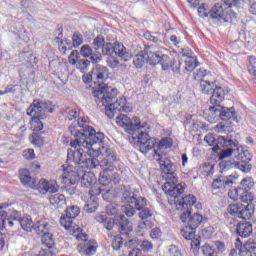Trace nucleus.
Masks as SVG:
<instances>
[{
    "label": "nucleus",
    "instance_id": "obj_1",
    "mask_svg": "<svg viewBox=\"0 0 256 256\" xmlns=\"http://www.w3.org/2000/svg\"><path fill=\"white\" fill-rule=\"evenodd\" d=\"M68 131L75 137V140L70 142L72 149H68L67 163H74V165L85 163L87 155L93 156L91 146L99 145L105 139V134L95 131L93 127L79 120L76 124L70 125Z\"/></svg>",
    "mask_w": 256,
    "mask_h": 256
},
{
    "label": "nucleus",
    "instance_id": "obj_2",
    "mask_svg": "<svg viewBox=\"0 0 256 256\" xmlns=\"http://www.w3.org/2000/svg\"><path fill=\"white\" fill-rule=\"evenodd\" d=\"M217 143L223 149L216 145L212 148V151L218 154L219 167L222 171H229V169H239L242 173L251 171V164H249L252 157L251 153H249V150L239 146L237 139L231 140L225 138V136H219Z\"/></svg>",
    "mask_w": 256,
    "mask_h": 256
},
{
    "label": "nucleus",
    "instance_id": "obj_3",
    "mask_svg": "<svg viewBox=\"0 0 256 256\" xmlns=\"http://www.w3.org/2000/svg\"><path fill=\"white\" fill-rule=\"evenodd\" d=\"M92 74L94 83H98V88L93 91V97H95V101L98 105L102 103V105L106 107L105 115H107L109 119H113L115 115L121 113V111L125 113L130 111L129 107L125 106V99L116 100L115 103L109 104L117 97L118 93L117 88L103 84L109 79V68L96 65L92 70Z\"/></svg>",
    "mask_w": 256,
    "mask_h": 256
},
{
    "label": "nucleus",
    "instance_id": "obj_4",
    "mask_svg": "<svg viewBox=\"0 0 256 256\" xmlns=\"http://www.w3.org/2000/svg\"><path fill=\"white\" fill-rule=\"evenodd\" d=\"M154 153L159 157L157 161L162 171V177L166 181L162 186V190L169 198V201L177 206L181 201V199L177 200V198L185 193V185L182 183L177 184V173H175L177 171V166H175L167 156H161L157 151H154Z\"/></svg>",
    "mask_w": 256,
    "mask_h": 256
},
{
    "label": "nucleus",
    "instance_id": "obj_5",
    "mask_svg": "<svg viewBox=\"0 0 256 256\" xmlns=\"http://www.w3.org/2000/svg\"><path fill=\"white\" fill-rule=\"evenodd\" d=\"M197 203V198L195 196L189 194L181 198L178 202L177 211H179V217L182 223H186V225L190 226L192 229H199L201 225H205L207 223V218L203 217L200 213H193V205Z\"/></svg>",
    "mask_w": 256,
    "mask_h": 256
},
{
    "label": "nucleus",
    "instance_id": "obj_6",
    "mask_svg": "<svg viewBox=\"0 0 256 256\" xmlns=\"http://www.w3.org/2000/svg\"><path fill=\"white\" fill-rule=\"evenodd\" d=\"M55 106L53 102L35 99L26 110V114L31 117L30 125L33 131H41L43 129V119H47V113H54Z\"/></svg>",
    "mask_w": 256,
    "mask_h": 256
},
{
    "label": "nucleus",
    "instance_id": "obj_7",
    "mask_svg": "<svg viewBox=\"0 0 256 256\" xmlns=\"http://www.w3.org/2000/svg\"><path fill=\"white\" fill-rule=\"evenodd\" d=\"M241 201L244 204H230L227 208V213L232 215V217H236V219L249 221V219L253 217V213H255V208L253 204H251L253 196L251 193H246L244 196H241Z\"/></svg>",
    "mask_w": 256,
    "mask_h": 256
},
{
    "label": "nucleus",
    "instance_id": "obj_8",
    "mask_svg": "<svg viewBox=\"0 0 256 256\" xmlns=\"http://www.w3.org/2000/svg\"><path fill=\"white\" fill-rule=\"evenodd\" d=\"M115 161H117L115 151H113L111 148L103 147L101 150V155H98L97 157L93 156L92 159L87 160V163L90 169L101 167L102 171H105L106 169H115V166L113 165Z\"/></svg>",
    "mask_w": 256,
    "mask_h": 256
},
{
    "label": "nucleus",
    "instance_id": "obj_9",
    "mask_svg": "<svg viewBox=\"0 0 256 256\" xmlns=\"http://www.w3.org/2000/svg\"><path fill=\"white\" fill-rule=\"evenodd\" d=\"M229 91L223 89L221 86H217L210 97L211 105L207 110L208 121L209 123H217V121H221V113H220V105L225 99V95H227Z\"/></svg>",
    "mask_w": 256,
    "mask_h": 256
},
{
    "label": "nucleus",
    "instance_id": "obj_10",
    "mask_svg": "<svg viewBox=\"0 0 256 256\" xmlns=\"http://www.w3.org/2000/svg\"><path fill=\"white\" fill-rule=\"evenodd\" d=\"M116 124L119 127H123L125 133L131 135L133 137L138 131L141 129H149V124L146 122H141V119L137 116L133 117L132 119L125 114H120L116 117Z\"/></svg>",
    "mask_w": 256,
    "mask_h": 256
},
{
    "label": "nucleus",
    "instance_id": "obj_11",
    "mask_svg": "<svg viewBox=\"0 0 256 256\" xmlns=\"http://www.w3.org/2000/svg\"><path fill=\"white\" fill-rule=\"evenodd\" d=\"M147 129H140L138 132H136L133 136L130 138V143L132 145H135L139 148V151L142 152L144 155L157 145V140L151 136H149V133H147Z\"/></svg>",
    "mask_w": 256,
    "mask_h": 256
},
{
    "label": "nucleus",
    "instance_id": "obj_12",
    "mask_svg": "<svg viewBox=\"0 0 256 256\" xmlns=\"http://www.w3.org/2000/svg\"><path fill=\"white\" fill-rule=\"evenodd\" d=\"M101 55H107L112 59H115V57H121L125 62L131 61V58L133 57V54L127 51V48L122 43L113 44L111 42H108L106 43V45H103Z\"/></svg>",
    "mask_w": 256,
    "mask_h": 256
},
{
    "label": "nucleus",
    "instance_id": "obj_13",
    "mask_svg": "<svg viewBox=\"0 0 256 256\" xmlns=\"http://www.w3.org/2000/svg\"><path fill=\"white\" fill-rule=\"evenodd\" d=\"M60 180L63 185L62 189H64L68 195H75L77 183L81 181V176L75 171H64Z\"/></svg>",
    "mask_w": 256,
    "mask_h": 256
},
{
    "label": "nucleus",
    "instance_id": "obj_14",
    "mask_svg": "<svg viewBox=\"0 0 256 256\" xmlns=\"http://www.w3.org/2000/svg\"><path fill=\"white\" fill-rule=\"evenodd\" d=\"M140 199H145V197L137 196L131 188H125L122 194V203H125L124 213L128 217H133L135 215V207L139 203Z\"/></svg>",
    "mask_w": 256,
    "mask_h": 256
},
{
    "label": "nucleus",
    "instance_id": "obj_15",
    "mask_svg": "<svg viewBox=\"0 0 256 256\" xmlns=\"http://www.w3.org/2000/svg\"><path fill=\"white\" fill-rule=\"evenodd\" d=\"M22 227L24 231H35V224H33V220L29 217H21V212L13 210L10 213V220H8V227L11 229L13 227Z\"/></svg>",
    "mask_w": 256,
    "mask_h": 256
},
{
    "label": "nucleus",
    "instance_id": "obj_16",
    "mask_svg": "<svg viewBox=\"0 0 256 256\" xmlns=\"http://www.w3.org/2000/svg\"><path fill=\"white\" fill-rule=\"evenodd\" d=\"M79 213H81V209L79 208V206H69L66 209V215L61 216L60 218V224L62 225V227H64V229H66L67 231H71V229H74L75 223H73V219H76Z\"/></svg>",
    "mask_w": 256,
    "mask_h": 256
},
{
    "label": "nucleus",
    "instance_id": "obj_17",
    "mask_svg": "<svg viewBox=\"0 0 256 256\" xmlns=\"http://www.w3.org/2000/svg\"><path fill=\"white\" fill-rule=\"evenodd\" d=\"M227 15L230 17V19H233L235 17V12L231 11V9H223V6L221 4H215L210 10H209V16L212 21H221V19H224L226 21Z\"/></svg>",
    "mask_w": 256,
    "mask_h": 256
},
{
    "label": "nucleus",
    "instance_id": "obj_18",
    "mask_svg": "<svg viewBox=\"0 0 256 256\" xmlns=\"http://www.w3.org/2000/svg\"><path fill=\"white\" fill-rule=\"evenodd\" d=\"M68 61L70 65H76V68L81 71V73H87L89 71V67H91V60L84 58L79 59V51L73 50L68 57Z\"/></svg>",
    "mask_w": 256,
    "mask_h": 256
},
{
    "label": "nucleus",
    "instance_id": "obj_19",
    "mask_svg": "<svg viewBox=\"0 0 256 256\" xmlns=\"http://www.w3.org/2000/svg\"><path fill=\"white\" fill-rule=\"evenodd\" d=\"M7 207H9L8 204H0V231L7 229L9 227V221H11V214H8L4 210ZM3 247H5V235L0 232V251H3Z\"/></svg>",
    "mask_w": 256,
    "mask_h": 256
},
{
    "label": "nucleus",
    "instance_id": "obj_20",
    "mask_svg": "<svg viewBox=\"0 0 256 256\" xmlns=\"http://www.w3.org/2000/svg\"><path fill=\"white\" fill-rule=\"evenodd\" d=\"M99 183L100 185H106L107 187H109L111 183L119 185L121 183V173L113 172V169H106L100 172Z\"/></svg>",
    "mask_w": 256,
    "mask_h": 256
},
{
    "label": "nucleus",
    "instance_id": "obj_21",
    "mask_svg": "<svg viewBox=\"0 0 256 256\" xmlns=\"http://www.w3.org/2000/svg\"><path fill=\"white\" fill-rule=\"evenodd\" d=\"M80 55L84 57V59H89L93 65H97V63L103 61L101 52L93 50L89 44H85L80 48Z\"/></svg>",
    "mask_w": 256,
    "mask_h": 256
},
{
    "label": "nucleus",
    "instance_id": "obj_22",
    "mask_svg": "<svg viewBox=\"0 0 256 256\" xmlns=\"http://www.w3.org/2000/svg\"><path fill=\"white\" fill-rule=\"evenodd\" d=\"M235 183V175L229 176H219L212 181V189L215 191H225L226 189H231Z\"/></svg>",
    "mask_w": 256,
    "mask_h": 256
},
{
    "label": "nucleus",
    "instance_id": "obj_23",
    "mask_svg": "<svg viewBox=\"0 0 256 256\" xmlns=\"http://www.w3.org/2000/svg\"><path fill=\"white\" fill-rule=\"evenodd\" d=\"M150 55L151 66L160 64L163 71H167L171 67V58L161 52H152Z\"/></svg>",
    "mask_w": 256,
    "mask_h": 256
},
{
    "label": "nucleus",
    "instance_id": "obj_24",
    "mask_svg": "<svg viewBox=\"0 0 256 256\" xmlns=\"http://www.w3.org/2000/svg\"><path fill=\"white\" fill-rule=\"evenodd\" d=\"M153 55V51H151V47L146 46L144 51L141 53L137 54L133 58V65L137 69H141L145 63H149L151 65V55Z\"/></svg>",
    "mask_w": 256,
    "mask_h": 256
},
{
    "label": "nucleus",
    "instance_id": "obj_25",
    "mask_svg": "<svg viewBox=\"0 0 256 256\" xmlns=\"http://www.w3.org/2000/svg\"><path fill=\"white\" fill-rule=\"evenodd\" d=\"M236 249L239 251V256H256V243L255 240H248L243 245L241 240L237 238Z\"/></svg>",
    "mask_w": 256,
    "mask_h": 256
},
{
    "label": "nucleus",
    "instance_id": "obj_26",
    "mask_svg": "<svg viewBox=\"0 0 256 256\" xmlns=\"http://www.w3.org/2000/svg\"><path fill=\"white\" fill-rule=\"evenodd\" d=\"M135 213L139 211L138 217H140L142 220L149 219V217H153V210L149 208V202L144 199H140L137 206L134 208Z\"/></svg>",
    "mask_w": 256,
    "mask_h": 256
},
{
    "label": "nucleus",
    "instance_id": "obj_27",
    "mask_svg": "<svg viewBox=\"0 0 256 256\" xmlns=\"http://www.w3.org/2000/svg\"><path fill=\"white\" fill-rule=\"evenodd\" d=\"M117 229L121 235H129L133 231V223L125 217V215H120L116 218Z\"/></svg>",
    "mask_w": 256,
    "mask_h": 256
},
{
    "label": "nucleus",
    "instance_id": "obj_28",
    "mask_svg": "<svg viewBox=\"0 0 256 256\" xmlns=\"http://www.w3.org/2000/svg\"><path fill=\"white\" fill-rule=\"evenodd\" d=\"M32 189L37 190L39 191V193H42V194L57 193V188H55V185H53V183H50L45 179H40L39 181L36 180L35 188H32Z\"/></svg>",
    "mask_w": 256,
    "mask_h": 256
},
{
    "label": "nucleus",
    "instance_id": "obj_29",
    "mask_svg": "<svg viewBox=\"0 0 256 256\" xmlns=\"http://www.w3.org/2000/svg\"><path fill=\"white\" fill-rule=\"evenodd\" d=\"M195 231H197L195 228H192L188 224H186V226L181 229L180 234L187 241H192V247H199V245H201V242L199 241V239H195Z\"/></svg>",
    "mask_w": 256,
    "mask_h": 256
},
{
    "label": "nucleus",
    "instance_id": "obj_30",
    "mask_svg": "<svg viewBox=\"0 0 256 256\" xmlns=\"http://www.w3.org/2000/svg\"><path fill=\"white\" fill-rule=\"evenodd\" d=\"M19 177H20L21 183L25 187H30V189H33L36 187L35 182L37 181V179L31 177V173L29 172V170H27V169L20 170Z\"/></svg>",
    "mask_w": 256,
    "mask_h": 256
},
{
    "label": "nucleus",
    "instance_id": "obj_31",
    "mask_svg": "<svg viewBox=\"0 0 256 256\" xmlns=\"http://www.w3.org/2000/svg\"><path fill=\"white\" fill-rule=\"evenodd\" d=\"M96 221L98 223H103L105 229H107V231H113V229H117V219L115 218H108L107 215L105 214H100L98 216H96Z\"/></svg>",
    "mask_w": 256,
    "mask_h": 256
},
{
    "label": "nucleus",
    "instance_id": "obj_32",
    "mask_svg": "<svg viewBox=\"0 0 256 256\" xmlns=\"http://www.w3.org/2000/svg\"><path fill=\"white\" fill-rule=\"evenodd\" d=\"M236 233L239 237L247 238L253 233V225L250 222H240L236 226Z\"/></svg>",
    "mask_w": 256,
    "mask_h": 256
},
{
    "label": "nucleus",
    "instance_id": "obj_33",
    "mask_svg": "<svg viewBox=\"0 0 256 256\" xmlns=\"http://www.w3.org/2000/svg\"><path fill=\"white\" fill-rule=\"evenodd\" d=\"M220 120L221 121H237V114L234 107H224L220 105Z\"/></svg>",
    "mask_w": 256,
    "mask_h": 256
},
{
    "label": "nucleus",
    "instance_id": "obj_34",
    "mask_svg": "<svg viewBox=\"0 0 256 256\" xmlns=\"http://www.w3.org/2000/svg\"><path fill=\"white\" fill-rule=\"evenodd\" d=\"M192 53L191 50H182V55L186 57L184 60L186 71H193L197 67V58L191 56Z\"/></svg>",
    "mask_w": 256,
    "mask_h": 256
},
{
    "label": "nucleus",
    "instance_id": "obj_35",
    "mask_svg": "<svg viewBox=\"0 0 256 256\" xmlns=\"http://www.w3.org/2000/svg\"><path fill=\"white\" fill-rule=\"evenodd\" d=\"M214 130L217 133H233V122H231V120H222L214 127Z\"/></svg>",
    "mask_w": 256,
    "mask_h": 256
},
{
    "label": "nucleus",
    "instance_id": "obj_36",
    "mask_svg": "<svg viewBox=\"0 0 256 256\" xmlns=\"http://www.w3.org/2000/svg\"><path fill=\"white\" fill-rule=\"evenodd\" d=\"M79 252L82 255L91 256L97 253V242L95 240H90L88 244H84L80 249Z\"/></svg>",
    "mask_w": 256,
    "mask_h": 256
},
{
    "label": "nucleus",
    "instance_id": "obj_37",
    "mask_svg": "<svg viewBox=\"0 0 256 256\" xmlns=\"http://www.w3.org/2000/svg\"><path fill=\"white\" fill-rule=\"evenodd\" d=\"M97 183V179H95V174L91 172H86L82 175L81 178V186L85 189H89V187H93Z\"/></svg>",
    "mask_w": 256,
    "mask_h": 256
},
{
    "label": "nucleus",
    "instance_id": "obj_38",
    "mask_svg": "<svg viewBox=\"0 0 256 256\" xmlns=\"http://www.w3.org/2000/svg\"><path fill=\"white\" fill-rule=\"evenodd\" d=\"M51 229H53V226H51V224H49L47 221H38L34 225V231L38 235H41V233H43V235H45V233H49L51 231Z\"/></svg>",
    "mask_w": 256,
    "mask_h": 256
},
{
    "label": "nucleus",
    "instance_id": "obj_39",
    "mask_svg": "<svg viewBox=\"0 0 256 256\" xmlns=\"http://www.w3.org/2000/svg\"><path fill=\"white\" fill-rule=\"evenodd\" d=\"M107 215L119 217L121 215V206L116 203H111L106 206Z\"/></svg>",
    "mask_w": 256,
    "mask_h": 256
},
{
    "label": "nucleus",
    "instance_id": "obj_40",
    "mask_svg": "<svg viewBox=\"0 0 256 256\" xmlns=\"http://www.w3.org/2000/svg\"><path fill=\"white\" fill-rule=\"evenodd\" d=\"M51 205H65L66 199L63 194H54L50 196Z\"/></svg>",
    "mask_w": 256,
    "mask_h": 256
},
{
    "label": "nucleus",
    "instance_id": "obj_41",
    "mask_svg": "<svg viewBox=\"0 0 256 256\" xmlns=\"http://www.w3.org/2000/svg\"><path fill=\"white\" fill-rule=\"evenodd\" d=\"M213 87H215V85L211 84L207 80H201L200 81V91L204 95H209V92L213 91Z\"/></svg>",
    "mask_w": 256,
    "mask_h": 256
},
{
    "label": "nucleus",
    "instance_id": "obj_42",
    "mask_svg": "<svg viewBox=\"0 0 256 256\" xmlns=\"http://www.w3.org/2000/svg\"><path fill=\"white\" fill-rule=\"evenodd\" d=\"M72 43H73V48L77 49L83 45V34L79 32H74L72 35Z\"/></svg>",
    "mask_w": 256,
    "mask_h": 256
},
{
    "label": "nucleus",
    "instance_id": "obj_43",
    "mask_svg": "<svg viewBox=\"0 0 256 256\" xmlns=\"http://www.w3.org/2000/svg\"><path fill=\"white\" fill-rule=\"evenodd\" d=\"M93 45H94L95 51H99V49H103V45H106L105 37H103V35L97 36L93 41Z\"/></svg>",
    "mask_w": 256,
    "mask_h": 256
},
{
    "label": "nucleus",
    "instance_id": "obj_44",
    "mask_svg": "<svg viewBox=\"0 0 256 256\" xmlns=\"http://www.w3.org/2000/svg\"><path fill=\"white\" fill-rule=\"evenodd\" d=\"M104 187H107V185H104V184H100V186L99 185H97V186H91L90 188V191H89V193H90V195H92V197H95V196H97V195H101L102 193H103V189H104Z\"/></svg>",
    "mask_w": 256,
    "mask_h": 256
},
{
    "label": "nucleus",
    "instance_id": "obj_45",
    "mask_svg": "<svg viewBox=\"0 0 256 256\" xmlns=\"http://www.w3.org/2000/svg\"><path fill=\"white\" fill-rule=\"evenodd\" d=\"M173 147V140L171 138H164L158 144V149H171Z\"/></svg>",
    "mask_w": 256,
    "mask_h": 256
},
{
    "label": "nucleus",
    "instance_id": "obj_46",
    "mask_svg": "<svg viewBox=\"0 0 256 256\" xmlns=\"http://www.w3.org/2000/svg\"><path fill=\"white\" fill-rule=\"evenodd\" d=\"M166 256H183V254H181V249H179V247L175 245H170Z\"/></svg>",
    "mask_w": 256,
    "mask_h": 256
},
{
    "label": "nucleus",
    "instance_id": "obj_47",
    "mask_svg": "<svg viewBox=\"0 0 256 256\" xmlns=\"http://www.w3.org/2000/svg\"><path fill=\"white\" fill-rule=\"evenodd\" d=\"M19 59L22 63H31L33 54L31 52H20Z\"/></svg>",
    "mask_w": 256,
    "mask_h": 256
},
{
    "label": "nucleus",
    "instance_id": "obj_48",
    "mask_svg": "<svg viewBox=\"0 0 256 256\" xmlns=\"http://www.w3.org/2000/svg\"><path fill=\"white\" fill-rule=\"evenodd\" d=\"M123 247V239L120 236H115L112 240V248L114 251H119Z\"/></svg>",
    "mask_w": 256,
    "mask_h": 256
},
{
    "label": "nucleus",
    "instance_id": "obj_49",
    "mask_svg": "<svg viewBox=\"0 0 256 256\" xmlns=\"http://www.w3.org/2000/svg\"><path fill=\"white\" fill-rule=\"evenodd\" d=\"M101 195L104 201H111L113 199V193H111V188L109 186L103 188Z\"/></svg>",
    "mask_w": 256,
    "mask_h": 256
},
{
    "label": "nucleus",
    "instance_id": "obj_50",
    "mask_svg": "<svg viewBox=\"0 0 256 256\" xmlns=\"http://www.w3.org/2000/svg\"><path fill=\"white\" fill-rule=\"evenodd\" d=\"M207 75V70L200 68L194 72V79L195 81H203V77Z\"/></svg>",
    "mask_w": 256,
    "mask_h": 256
},
{
    "label": "nucleus",
    "instance_id": "obj_51",
    "mask_svg": "<svg viewBox=\"0 0 256 256\" xmlns=\"http://www.w3.org/2000/svg\"><path fill=\"white\" fill-rule=\"evenodd\" d=\"M202 252H203V255L205 256H215L217 254H215V249H213L211 247V245L209 244H206L204 246H202Z\"/></svg>",
    "mask_w": 256,
    "mask_h": 256
},
{
    "label": "nucleus",
    "instance_id": "obj_52",
    "mask_svg": "<svg viewBox=\"0 0 256 256\" xmlns=\"http://www.w3.org/2000/svg\"><path fill=\"white\" fill-rule=\"evenodd\" d=\"M84 211L85 213H95V211H97V203H86L84 205Z\"/></svg>",
    "mask_w": 256,
    "mask_h": 256
},
{
    "label": "nucleus",
    "instance_id": "obj_53",
    "mask_svg": "<svg viewBox=\"0 0 256 256\" xmlns=\"http://www.w3.org/2000/svg\"><path fill=\"white\" fill-rule=\"evenodd\" d=\"M139 245V240L137 238L130 239L124 243L126 249H135Z\"/></svg>",
    "mask_w": 256,
    "mask_h": 256
},
{
    "label": "nucleus",
    "instance_id": "obj_54",
    "mask_svg": "<svg viewBox=\"0 0 256 256\" xmlns=\"http://www.w3.org/2000/svg\"><path fill=\"white\" fill-rule=\"evenodd\" d=\"M198 15L199 17H209V11L207 10L206 4H201L198 7Z\"/></svg>",
    "mask_w": 256,
    "mask_h": 256
},
{
    "label": "nucleus",
    "instance_id": "obj_55",
    "mask_svg": "<svg viewBox=\"0 0 256 256\" xmlns=\"http://www.w3.org/2000/svg\"><path fill=\"white\" fill-rule=\"evenodd\" d=\"M23 158L31 161L35 159V151L33 149H27L23 151Z\"/></svg>",
    "mask_w": 256,
    "mask_h": 256
},
{
    "label": "nucleus",
    "instance_id": "obj_56",
    "mask_svg": "<svg viewBox=\"0 0 256 256\" xmlns=\"http://www.w3.org/2000/svg\"><path fill=\"white\" fill-rule=\"evenodd\" d=\"M204 173L209 177V175H213L215 173V167L211 164H204L202 167Z\"/></svg>",
    "mask_w": 256,
    "mask_h": 256
},
{
    "label": "nucleus",
    "instance_id": "obj_57",
    "mask_svg": "<svg viewBox=\"0 0 256 256\" xmlns=\"http://www.w3.org/2000/svg\"><path fill=\"white\" fill-rule=\"evenodd\" d=\"M204 141L205 143H207L208 145H210V147H213V145H215L216 143V139H215V136H213V134H207L205 137H204Z\"/></svg>",
    "mask_w": 256,
    "mask_h": 256
},
{
    "label": "nucleus",
    "instance_id": "obj_58",
    "mask_svg": "<svg viewBox=\"0 0 256 256\" xmlns=\"http://www.w3.org/2000/svg\"><path fill=\"white\" fill-rule=\"evenodd\" d=\"M249 67H251L249 69L250 73L252 71V73H254V75H256V58L253 56L249 57Z\"/></svg>",
    "mask_w": 256,
    "mask_h": 256
},
{
    "label": "nucleus",
    "instance_id": "obj_59",
    "mask_svg": "<svg viewBox=\"0 0 256 256\" xmlns=\"http://www.w3.org/2000/svg\"><path fill=\"white\" fill-rule=\"evenodd\" d=\"M140 247L143 251H151L153 249V244L147 240L142 241Z\"/></svg>",
    "mask_w": 256,
    "mask_h": 256
},
{
    "label": "nucleus",
    "instance_id": "obj_60",
    "mask_svg": "<svg viewBox=\"0 0 256 256\" xmlns=\"http://www.w3.org/2000/svg\"><path fill=\"white\" fill-rule=\"evenodd\" d=\"M107 65L110 67V69H117V67H119V60L115 58L108 59Z\"/></svg>",
    "mask_w": 256,
    "mask_h": 256
},
{
    "label": "nucleus",
    "instance_id": "obj_61",
    "mask_svg": "<svg viewBox=\"0 0 256 256\" xmlns=\"http://www.w3.org/2000/svg\"><path fill=\"white\" fill-rule=\"evenodd\" d=\"M240 0H224V3L226 5V9H231V7H237L239 5Z\"/></svg>",
    "mask_w": 256,
    "mask_h": 256
},
{
    "label": "nucleus",
    "instance_id": "obj_62",
    "mask_svg": "<svg viewBox=\"0 0 256 256\" xmlns=\"http://www.w3.org/2000/svg\"><path fill=\"white\" fill-rule=\"evenodd\" d=\"M214 247H216L218 253H223V251H225V243L221 241H216Z\"/></svg>",
    "mask_w": 256,
    "mask_h": 256
},
{
    "label": "nucleus",
    "instance_id": "obj_63",
    "mask_svg": "<svg viewBox=\"0 0 256 256\" xmlns=\"http://www.w3.org/2000/svg\"><path fill=\"white\" fill-rule=\"evenodd\" d=\"M41 141H43L41 139V136L38 133H33L32 134V143L33 145H39L41 143Z\"/></svg>",
    "mask_w": 256,
    "mask_h": 256
},
{
    "label": "nucleus",
    "instance_id": "obj_64",
    "mask_svg": "<svg viewBox=\"0 0 256 256\" xmlns=\"http://www.w3.org/2000/svg\"><path fill=\"white\" fill-rule=\"evenodd\" d=\"M128 256H143V252H142L141 249H139V248H133V249L129 252Z\"/></svg>",
    "mask_w": 256,
    "mask_h": 256
}]
</instances>
